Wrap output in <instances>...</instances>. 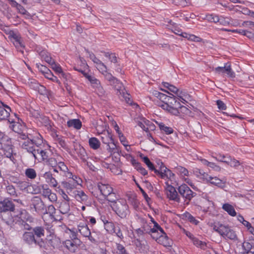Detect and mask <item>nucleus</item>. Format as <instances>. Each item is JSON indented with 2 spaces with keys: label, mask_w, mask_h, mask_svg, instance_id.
<instances>
[{
  "label": "nucleus",
  "mask_w": 254,
  "mask_h": 254,
  "mask_svg": "<svg viewBox=\"0 0 254 254\" xmlns=\"http://www.w3.org/2000/svg\"><path fill=\"white\" fill-rule=\"evenodd\" d=\"M240 34L247 36L251 40L252 39V37H253V36H254V33L247 30L242 31L240 32Z\"/></svg>",
  "instance_id": "69168bd1"
},
{
  "label": "nucleus",
  "mask_w": 254,
  "mask_h": 254,
  "mask_svg": "<svg viewBox=\"0 0 254 254\" xmlns=\"http://www.w3.org/2000/svg\"><path fill=\"white\" fill-rule=\"evenodd\" d=\"M7 109L3 107H0V119L5 120L9 116V112L11 111L10 108L7 106H5Z\"/></svg>",
  "instance_id": "4be33fe9"
},
{
  "label": "nucleus",
  "mask_w": 254,
  "mask_h": 254,
  "mask_svg": "<svg viewBox=\"0 0 254 254\" xmlns=\"http://www.w3.org/2000/svg\"><path fill=\"white\" fill-rule=\"evenodd\" d=\"M104 76L106 79L108 80L111 83H116L114 86V93L117 95L127 94L129 95V93L127 92L123 84L120 83L118 80L112 75V74L108 72L107 66H106L104 69H101L100 71Z\"/></svg>",
  "instance_id": "f257e3e1"
},
{
  "label": "nucleus",
  "mask_w": 254,
  "mask_h": 254,
  "mask_svg": "<svg viewBox=\"0 0 254 254\" xmlns=\"http://www.w3.org/2000/svg\"><path fill=\"white\" fill-rule=\"evenodd\" d=\"M89 143L90 146L94 149H97L100 147V142L95 137H92L89 139Z\"/></svg>",
  "instance_id": "c756f323"
},
{
  "label": "nucleus",
  "mask_w": 254,
  "mask_h": 254,
  "mask_svg": "<svg viewBox=\"0 0 254 254\" xmlns=\"http://www.w3.org/2000/svg\"><path fill=\"white\" fill-rule=\"evenodd\" d=\"M29 183L26 181H19L17 183L18 187L21 190L26 191Z\"/></svg>",
  "instance_id": "de8ad7c7"
},
{
  "label": "nucleus",
  "mask_w": 254,
  "mask_h": 254,
  "mask_svg": "<svg viewBox=\"0 0 254 254\" xmlns=\"http://www.w3.org/2000/svg\"><path fill=\"white\" fill-rule=\"evenodd\" d=\"M163 85L164 86L167 88L169 91L174 94H175L176 95L190 94V93L188 92L186 90L178 89L175 86L171 85L169 83H164Z\"/></svg>",
  "instance_id": "ddd939ff"
},
{
  "label": "nucleus",
  "mask_w": 254,
  "mask_h": 254,
  "mask_svg": "<svg viewBox=\"0 0 254 254\" xmlns=\"http://www.w3.org/2000/svg\"><path fill=\"white\" fill-rule=\"evenodd\" d=\"M36 87L38 89V92L41 95H45L47 94L46 88L44 86L36 84Z\"/></svg>",
  "instance_id": "13d9d810"
},
{
  "label": "nucleus",
  "mask_w": 254,
  "mask_h": 254,
  "mask_svg": "<svg viewBox=\"0 0 254 254\" xmlns=\"http://www.w3.org/2000/svg\"><path fill=\"white\" fill-rule=\"evenodd\" d=\"M42 67H43V68H44V69H45L46 70H47L48 72H46V75H45V76L47 78H49L51 80H52L53 81L56 80L57 81H58V80L57 79V77L54 76V75L51 73V72L50 71H49L48 69H47L45 66H44L43 65H42Z\"/></svg>",
  "instance_id": "680f3d73"
},
{
  "label": "nucleus",
  "mask_w": 254,
  "mask_h": 254,
  "mask_svg": "<svg viewBox=\"0 0 254 254\" xmlns=\"http://www.w3.org/2000/svg\"><path fill=\"white\" fill-rule=\"evenodd\" d=\"M107 144L108 147L107 149L109 150V152H115L116 150L117 149V146L116 144L114 143L113 140L112 141H110V143H107Z\"/></svg>",
  "instance_id": "864d4df0"
},
{
  "label": "nucleus",
  "mask_w": 254,
  "mask_h": 254,
  "mask_svg": "<svg viewBox=\"0 0 254 254\" xmlns=\"http://www.w3.org/2000/svg\"><path fill=\"white\" fill-rule=\"evenodd\" d=\"M52 69L55 70L56 72L59 73H63V71L61 67L60 66V65L56 64L55 62L53 64H51Z\"/></svg>",
  "instance_id": "bf43d9fd"
},
{
  "label": "nucleus",
  "mask_w": 254,
  "mask_h": 254,
  "mask_svg": "<svg viewBox=\"0 0 254 254\" xmlns=\"http://www.w3.org/2000/svg\"><path fill=\"white\" fill-rule=\"evenodd\" d=\"M193 245L199 247L201 249L205 250L207 247V244L205 242L199 241L198 239L195 238L192 241Z\"/></svg>",
  "instance_id": "f704fd0d"
},
{
  "label": "nucleus",
  "mask_w": 254,
  "mask_h": 254,
  "mask_svg": "<svg viewBox=\"0 0 254 254\" xmlns=\"http://www.w3.org/2000/svg\"><path fill=\"white\" fill-rule=\"evenodd\" d=\"M202 18L203 19H206L209 22H213L215 23L219 22V17L217 15L213 14L206 15L205 16Z\"/></svg>",
  "instance_id": "4c0bfd02"
},
{
  "label": "nucleus",
  "mask_w": 254,
  "mask_h": 254,
  "mask_svg": "<svg viewBox=\"0 0 254 254\" xmlns=\"http://www.w3.org/2000/svg\"><path fill=\"white\" fill-rule=\"evenodd\" d=\"M14 205L12 201L5 199L0 201V212H6V211H13Z\"/></svg>",
  "instance_id": "4468645a"
},
{
  "label": "nucleus",
  "mask_w": 254,
  "mask_h": 254,
  "mask_svg": "<svg viewBox=\"0 0 254 254\" xmlns=\"http://www.w3.org/2000/svg\"><path fill=\"white\" fill-rule=\"evenodd\" d=\"M81 244V242L79 239L66 240L64 242L65 247L71 253H75Z\"/></svg>",
  "instance_id": "9b49d317"
},
{
  "label": "nucleus",
  "mask_w": 254,
  "mask_h": 254,
  "mask_svg": "<svg viewBox=\"0 0 254 254\" xmlns=\"http://www.w3.org/2000/svg\"><path fill=\"white\" fill-rule=\"evenodd\" d=\"M58 167L61 171L67 173L66 174H65L66 177H68L69 178L71 177V176H72V174L68 171V169L67 167L63 162H59L58 164Z\"/></svg>",
  "instance_id": "72a5a7b5"
},
{
  "label": "nucleus",
  "mask_w": 254,
  "mask_h": 254,
  "mask_svg": "<svg viewBox=\"0 0 254 254\" xmlns=\"http://www.w3.org/2000/svg\"><path fill=\"white\" fill-rule=\"evenodd\" d=\"M242 12L245 15H247L251 17H254V12L250 10L247 8H243L242 10Z\"/></svg>",
  "instance_id": "0e129e2a"
},
{
  "label": "nucleus",
  "mask_w": 254,
  "mask_h": 254,
  "mask_svg": "<svg viewBox=\"0 0 254 254\" xmlns=\"http://www.w3.org/2000/svg\"><path fill=\"white\" fill-rule=\"evenodd\" d=\"M176 96H166L164 102L168 105L173 108L174 105L176 103Z\"/></svg>",
  "instance_id": "2f4dec72"
},
{
  "label": "nucleus",
  "mask_w": 254,
  "mask_h": 254,
  "mask_svg": "<svg viewBox=\"0 0 254 254\" xmlns=\"http://www.w3.org/2000/svg\"><path fill=\"white\" fill-rule=\"evenodd\" d=\"M33 156L36 159H41L43 161H46L49 157V152L41 149H36V151L34 152Z\"/></svg>",
  "instance_id": "6ab92c4d"
},
{
  "label": "nucleus",
  "mask_w": 254,
  "mask_h": 254,
  "mask_svg": "<svg viewBox=\"0 0 254 254\" xmlns=\"http://www.w3.org/2000/svg\"><path fill=\"white\" fill-rule=\"evenodd\" d=\"M105 56L106 57L109 58L111 63H113L114 64L117 63V62H118L117 58L115 54L106 53L105 55Z\"/></svg>",
  "instance_id": "603ef678"
},
{
  "label": "nucleus",
  "mask_w": 254,
  "mask_h": 254,
  "mask_svg": "<svg viewBox=\"0 0 254 254\" xmlns=\"http://www.w3.org/2000/svg\"><path fill=\"white\" fill-rule=\"evenodd\" d=\"M210 226L213 228L214 231L218 232L223 238L226 239V236L230 229L228 226L216 222L210 223Z\"/></svg>",
  "instance_id": "9d476101"
},
{
  "label": "nucleus",
  "mask_w": 254,
  "mask_h": 254,
  "mask_svg": "<svg viewBox=\"0 0 254 254\" xmlns=\"http://www.w3.org/2000/svg\"><path fill=\"white\" fill-rule=\"evenodd\" d=\"M133 162V164L134 165L136 169L142 175L145 176L147 174V171L145 169V168H143L139 163L138 162H135V161Z\"/></svg>",
  "instance_id": "37998d69"
},
{
  "label": "nucleus",
  "mask_w": 254,
  "mask_h": 254,
  "mask_svg": "<svg viewBox=\"0 0 254 254\" xmlns=\"http://www.w3.org/2000/svg\"><path fill=\"white\" fill-rule=\"evenodd\" d=\"M222 208L227 212L228 214L232 216H235L236 215V212L234 209V207L228 204V203H225L223 204L222 206Z\"/></svg>",
  "instance_id": "b1692460"
},
{
  "label": "nucleus",
  "mask_w": 254,
  "mask_h": 254,
  "mask_svg": "<svg viewBox=\"0 0 254 254\" xmlns=\"http://www.w3.org/2000/svg\"><path fill=\"white\" fill-rule=\"evenodd\" d=\"M78 231L84 237H87L91 234V232L86 225H78Z\"/></svg>",
  "instance_id": "5701e85b"
},
{
  "label": "nucleus",
  "mask_w": 254,
  "mask_h": 254,
  "mask_svg": "<svg viewBox=\"0 0 254 254\" xmlns=\"http://www.w3.org/2000/svg\"><path fill=\"white\" fill-rule=\"evenodd\" d=\"M139 219L140 222L143 223V225L141 227L143 229L142 231L145 233V234H149L151 235L153 239H157V236L156 235V233H159V229L157 227L160 226L158 224L152 219L151 221L154 224L153 227H152L150 224L146 223L143 218H139Z\"/></svg>",
  "instance_id": "20e7f679"
},
{
  "label": "nucleus",
  "mask_w": 254,
  "mask_h": 254,
  "mask_svg": "<svg viewBox=\"0 0 254 254\" xmlns=\"http://www.w3.org/2000/svg\"><path fill=\"white\" fill-rule=\"evenodd\" d=\"M47 164L52 167H56L57 164V161L55 158L53 157H49L48 159L46 161Z\"/></svg>",
  "instance_id": "6e6d98bb"
},
{
  "label": "nucleus",
  "mask_w": 254,
  "mask_h": 254,
  "mask_svg": "<svg viewBox=\"0 0 254 254\" xmlns=\"http://www.w3.org/2000/svg\"><path fill=\"white\" fill-rule=\"evenodd\" d=\"M182 100H184V99L181 97V96L177 97L176 103H175V104L174 105L173 108L176 109L178 108H180L182 111H186V110H188L187 108L183 106V105H181V104L180 103V101L183 102Z\"/></svg>",
  "instance_id": "58836bf2"
},
{
  "label": "nucleus",
  "mask_w": 254,
  "mask_h": 254,
  "mask_svg": "<svg viewBox=\"0 0 254 254\" xmlns=\"http://www.w3.org/2000/svg\"><path fill=\"white\" fill-rule=\"evenodd\" d=\"M221 24L226 26L230 24V19L228 17L221 16L219 17V22Z\"/></svg>",
  "instance_id": "4d7b16f0"
},
{
  "label": "nucleus",
  "mask_w": 254,
  "mask_h": 254,
  "mask_svg": "<svg viewBox=\"0 0 254 254\" xmlns=\"http://www.w3.org/2000/svg\"><path fill=\"white\" fill-rule=\"evenodd\" d=\"M213 70L218 74H226L229 77L234 78L235 77V74L232 70L229 63L225 64L224 66L217 67L214 68Z\"/></svg>",
  "instance_id": "6e6552de"
},
{
  "label": "nucleus",
  "mask_w": 254,
  "mask_h": 254,
  "mask_svg": "<svg viewBox=\"0 0 254 254\" xmlns=\"http://www.w3.org/2000/svg\"><path fill=\"white\" fill-rule=\"evenodd\" d=\"M242 247L245 252L253 250H254V242L253 241L251 242L245 241L243 243Z\"/></svg>",
  "instance_id": "a878e982"
},
{
  "label": "nucleus",
  "mask_w": 254,
  "mask_h": 254,
  "mask_svg": "<svg viewBox=\"0 0 254 254\" xmlns=\"http://www.w3.org/2000/svg\"><path fill=\"white\" fill-rule=\"evenodd\" d=\"M102 141L103 143L105 144H107V143H110V141H113V138L112 136L109 134L107 133L106 134L105 133H103V135L101 136Z\"/></svg>",
  "instance_id": "49530a36"
},
{
  "label": "nucleus",
  "mask_w": 254,
  "mask_h": 254,
  "mask_svg": "<svg viewBox=\"0 0 254 254\" xmlns=\"http://www.w3.org/2000/svg\"><path fill=\"white\" fill-rule=\"evenodd\" d=\"M18 138L21 147L33 155L34 152L36 150L35 148L36 143L34 141L29 138L27 135L22 133L19 134Z\"/></svg>",
  "instance_id": "f03ea898"
},
{
  "label": "nucleus",
  "mask_w": 254,
  "mask_h": 254,
  "mask_svg": "<svg viewBox=\"0 0 254 254\" xmlns=\"http://www.w3.org/2000/svg\"><path fill=\"white\" fill-rule=\"evenodd\" d=\"M237 238V236L235 233V232L232 230L231 229H229V232L228 235L226 236V239H229L230 240H236Z\"/></svg>",
  "instance_id": "052dcab7"
},
{
  "label": "nucleus",
  "mask_w": 254,
  "mask_h": 254,
  "mask_svg": "<svg viewBox=\"0 0 254 254\" xmlns=\"http://www.w3.org/2000/svg\"><path fill=\"white\" fill-rule=\"evenodd\" d=\"M23 240L25 243L28 245L36 244L37 240L33 232H25L23 235Z\"/></svg>",
  "instance_id": "aec40b11"
},
{
  "label": "nucleus",
  "mask_w": 254,
  "mask_h": 254,
  "mask_svg": "<svg viewBox=\"0 0 254 254\" xmlns=\"http://www.w3.org/2000/svg\"><path fill=\"white\" fill-rule=\"evenodd\" d=\"M8 122L10 123V127L15 132H17L19 134H20L19 132L21 131L20 128H19L20 127H21V125L18 123H16L13 121H10L9 120H8Z\"/></svg>",
  "instance_id": "c9c22d12"
},
{
  "label": "nucleus",
  "mask_w": 254,
  "mask_h": 254,
  "mask_svg": "<svg viewBox=\"0 0 254 254\" xmlns=\"http://www.w3.org/2000/svg\"><path fill=\"white\" fill-rule=\"evenodd\" d=\"M159 127L161 130L164 131L167 134H171L173 132L172 128L166 127L162 123L159 124Z\"/></svg>",
  "instance_id": "a18cd8bd"
},
{
  "label": "nucleus",
  "mask_w": 254,
  "mask_h": 254,
  "mask_svg": "<svg viewBox=\"0 0 254 254\" xmlns=\"http://www.w3.org/2000/svg\"><path fill=\"white\" fill-rule=\"evenodd\" d=\"M6 191L11 196L15 197L17 196L16 192L14 187L12 185L8 186L6 187Z\"/></svg>",
  "instance_id": "09e8293b"
},
{
  "label": "nucleus",
  "mask_w": 254,
  "mask_h": 254,
  "mask_svg": "<svg viewBox=\"0 0 254 254\" xmlns=\"http://www.w3.org/2000/svg\"><path fill=\"white\" fill-rule=\"evenodd\" d=\"M80 157L83 161H86V153L84 148H81L79 150Z\"/></svg>",
  "instance_id": "338daca9"
},
{
  "label": "nucleus",
  "mask_w": 254,
  "mask_h": 254,
  "mask_svg": "<svg viewBox=\"0 0 254 254\" xmlns=\"http://www.w3.org/2000/svg\"><path fill=\"white\" fill-rule=\"evenodd\" d=\"M186 218L191 223L194 224L195 225H197L198 223V221L195 219V218L192 216L189 213H186L185 214Z\"/></svg>",
  "instance_id": "3c124183"
},
{
  "label": "nucleus",
  "mask_w": 254,
  "mask_h": 254,
  "mask_svg": "<svg viewBox=\"0 0 254 254\" xmlns=\"http://www.w3.org/2000/svg\"><path fill=\"white\" fill-rule=\"evenodd\" d=\"M33 232L37 238H41L44 236L45 230L41 226H37L33 229Z\"/></svg>",
  "instance_id": "bb28decb"
},
{
  "label": "nucleus",
  "mask_w": 254,
  "mask_h": 254,
  "mask_svg": "<svg viewBox=\"0 0 254 254\" xmlns=\"http://www.w3.org/2000/svg\"><path fill=\"white\" fill-rule=\"evenodd\" d=\"M25 173L26 176L30 179H34L37 176L35 170L32 168L27 169L25 170Z\"/></svg>",
  "instance_id": "7c9ffc66"
},
{
  "label": "nucleus",
  "mask_w": 254,
  "mask_h": 254,
  "mask_svg": "<svg viewBox=\"0 0 254 254\" xmlns=\"http://www.w3.org/2000/svg\"><path fill=\"white\" fill-rule=\"evenodd\" d=\"M85 76L86 78L88 79V80L90 81L93 87L95 88V92L96 94L99 95L104 94L105 93V90L101 85L99 80L93 76L88 75L87 74H85Z\"/></svg>",
  "instance_id": "423d86ee"
},
{
  "label": "nucleus",
  "mask_w": 254,
  "mask_h": 254,
  "mask_svg": "<svg viewBox=\"0 0 254 254\" xmlns=\"http://www.w3.org/2000/svg\"><path fill=\"white\" fill-rule=\"evenodd\" d=\"M104 223L105 225V228L108 232L110 233L116 232V228H115L113 222L106 221Z\"/></svg>",
  "instance_id": "473e14b6"
},
{
  "label": "nucleus",
  "mask_w": 254,
  "mask_h": 254,
  "mask_svg": "<svg viewBox=\"0 0 254 254\" xmlns=\"http://www.w3.org/2000/svg\"><path fill=\"white\" fill-rule=\"evenodd\" d=\"M59 208L60 212L63 214L67 213L70 210L68 203L65 201L61 202Z\"/></svg>",
  "instance_id": "cd10ccee"
},
{
  "label": "nucleus",
  "mask_w": 254,
  "mask_h": 254,
  "mask_svg": "<svg viewBox=\"0 0 254 254\" xmlns=\"http://www.w3.org/2000/svg\"><path fill=\"white\" fill-rule=\"evenodd\" d=\"M75 198L81 203L86 205L87 208L89 209L91 202L88 196L82 190H75L74 191Z\"/></svg>",
  "instance_id": "1a4fd4ad"
},
{
  "label": "nucleus",
  "mask_w": 254,
  "mask_h": 254,
  "mask_svg": "<svg viewBox=\"0 0 254 254\" xmlns=\"http://www.w3.org/2000/svg\"><path fill=\"white\" fill-rule=\"evenodd\" d=\"M116 254H127L125 248L121 244H117Z\"/></svg>",
  "instance_id": "5fc2aeb1"
},
{
  "label": "nucleus",
  "mask_w": 254,
  "mask_h": 254,
  "mask_svg": "<svg viewBox=\"0 0 254 254\" xmlns=\"http://www.w3.org/2000/svg\"><path fill=\"white\" fill-rule=\"evenodd\" d=\"M168 169L165 167L163 163L162 162H160V166L159 167V169H157L158 172L155 173L157 175H159L161 176V178H164L165 177V174H167V170Z\"/></svg>",
  "instance_id": "c85d7f7f"
},
{
  "label": "nucleus",
  "mask_w": 254,
  "mask_h": 254,
  "mask_svg": "<svg viewBox=\"0 0 254 254\" xmlns=\"http://www.w3.org/2000/svg\"><path fill=\"white\" fill-rule=\"evenodd\" d=\"M92 61L96 64V67L97 69L100 71L101 69H104L105 67L106 66L103 63H102L97 58H95Z\"/></svg>",
  "instance_id": "ea45409f"
},
{
  "label": "nucleus",
  "mask_w": 254,
  "mask_h": 254,
  "mask_svg": "<svg viewBox=\"0 0 254 254\" xmlns=\"http://www.w3.org/2000/svg\"><path fill=\"white\" fill-rule=\"evenodd\" d=\"M111 206L121 218H126L129 213L128 205L125 201L118 200L116 203L112 204Z\"/></svg>",
  "instance_id": "7ed1b4c3"
},
{
  "label": "nucleus",
  "mask_w": 254,
  "mask_h": 254,
  "mask_svg": "<svg viewBox=\"0 0 254 254\" xmlns=\"http://www.w3.org/2000/svg\"><path fill=\"white\" fill-rule=\"evenodd\" d=\"M143 161L146 164L150 170L154 171L155 173L158 172L157 169L154 167V165L150 162L147 157H144L143 158Z\"/></svg>",
  "instance_id": "79ce46f5"
},
{
  "label": "nucleus",
  "mask_w": 254,
  "mask_h": 254,
  "mask_svg": "<svg viewBox=\"0 0 254 254\" xmlns=\"http://www.w3.org/2000/svg\"><path fill=\"white\" fill-rule=\"evenodd\" d=\"M2 220L7 224L10 225L13 222V217L11 215L8 213L7 214L3 213L1 215Z\"/></svg>",
  "instance_id": "e433bc0d"
},
{
  "label": "nucleus",
  "mask_w": 254,
  "mask_h": 254,
  "mask_svg": "<svg viewBox=\"0 0 254 254\" xmlns=\"http://www.w3.org/2000/svg\"><path fill=\"white\" fill-rule=\"evenodd\" d=\"M159 229V233H156V235L157 236V238L155 239L158 243H160L161 244L166 246L168 244V237L167 236L166 234L164 232L163 230L161 228L160 226H158L157 227Z\"/></svg>",
  "instance_id": "2eb2a0df"
},
{
  "label": "nucleus",
  "mask_w": 254,
  "mask_h": 254,
  "mask_svg": "<svg viewBox=\"0 0 254 254\" xmlns=\"http://www.w3.org/2000/svg\"><path fill=\"white\" fill-rule=\"evenodd\" d=\"M47 240L48 244L54 248L57 247L60 243V240L54 236H50Z\"/></svg>",
  "instance_id": "393cba45"
},
{
  "label": "nucleus",
  "mask_w": 254,
  "mask_h": 254,
  "mask_svg": "<svg viewBox=\"0 0 254 254\" xmlns=\"http://www.w3.org/2000/svg\"><path fill=\"white\" fill-rule=\"evenodd\" d=\"M206 180L210 184L214 185L221 189H224L225 188V182L223 181L216 177H212L211 176H208L206 178Z\"/></svg>",
  "instance_id": "a211bd4d"
},
{
  "label": "nucleus",
  "mask_w": 254,
  "mask_h": 254,
  "mask_svg": "<svg viewBox=\"0 0 254 254\" xmlns=\"http://www.w3.org/2000/svg\"><path fill=\"white\" fill-rule=\"evenodd\" d=\"M105 198H107V200L113 203V204L117 202V201H116L117 200L116 195L115 193L113 192V191L109 194L108 196H106Z\"/></svg>",
  "instance_id": "8fccbe9b"
},
{
  "label": "nucleus",
  "mask_w": 254,
  "mask_h": 254,
  "mask_svg": "<svg viewBox=\"0 0 254 254\" xmlns=\"http://www.w3.org/2000/svg\"><path fill=\"white\" fill-rule=\"evenodd\" d=\"M2 150L3 151V155L5 157L9 158L13 163L15 162L16 159L15 156H16V154L13 153V149L11 146L4 145L2 147Z\"/></svg>",
  "instance_id": "dca6fc26"
},
{
  "label": "nucleus",
  "mask_w": 254,
  "mask_h": 254,
  "mask_svg": "<svg viewBox=\"0 0 254 254\" xmlns=\"http://www.w3.org/2000/svg\"><path fill=\"white\" fill-rule=\"evenodd\" d=\"M230 161H220L227 164V165L230 166L232 167H237V166L240 165L241 164L239 161L235 159L230 158Z\"/></svg>",
  "instance_id": "a19ab883"
},
{
  "label": "nucleus",
  "mask_w": 254,
  "mask_h": 254,
  "mask_svg": "<svg viewBox=\"0 0 254 254\" xmlns=\"http://www.w3.org/2000/svg\"><path fill=\"white\" fill-rule=\"evenodd\" d=\"M67 125L68 127H73L76 129H80L82 126V123L78 119H72L69 120L67 122Z\"/></svg>",
  "instance_id": "412c9836"
},
{
  "label": "nucleus",
  "mask_w": 254,
  "mask_h": 254,
  "mask_svg": "<svg viewBox=\"0 0 254 254\" xmlns=\"http://www.w3.org/2000/svg\"><path fill=\"white\" fill-rule=\"evenodd\" d=\"M31 201L32 205L34 206V208L36 212L40 214H48L46 208L43 202L40 197L38 196H35L32 198Z\"/></svg>",
  "instance_id": "0eeeda50"
},
{
  "label": "nucleus",
  "mask_w": 254,
  "mask_h": 254,
  "mask_svg": "<svg viewBox=\"0 0 254 254\" xmlns=\"http://www.w3.org/2000/svg\"><path fill=\"white\" fill-rule=\"evenodd\" d=\"M122 101H125L127 104L130 105H134L136 107L138 106V105L136 103H133L132 99L127 96H122V99H121Z\"/></svg>",
  "instance_id": "e2e57ef3"
},
{
  "label": "nucleus",
  "mask_w": 254,
  "mask_h": 254,
  "mask_svg": "<svg viewBox=\"0 0 254 254\" xmlns=\"http://www.w3.org/2000/svg\"><path fill=\"white\" fill-rule=\"evenodd\" d=\"M25 191L28 193L36 194L40 192V189L38 187L34 188V186L29 184Z\"/></svg>",
  "instance_id": "c03bdc74"
},
{
  "label": "nucleus",
  "mask_w": 254,
  "mask_h": 254,
  "mask_svg": "<svg viewBox=\"0 0 254 254\" xmlns=\"http://www.w3.org/2000/svg\"><path fill=\"white\" fill-rule=\"evenodd\" d=\"M97 187L101 194L104 197L108 196L113 191V188L108 184L99 183Z\"/></svg>",
  "instance_id": "f3484780"
},
{
  "label": "nucleus",
  "mask_w": 254,
  "mask_h": 254,
  "mask_svg": "<svg viewBox=\"0 0 254 254\" xmlns=\"http://www.w3.org/2000/svg\"><path fill=\"white\" fill-rule=\"evenodd\" d=\"M188 40L198 42H200L202 41L201 38L192 34H190V35L189 36Z\"/></svg>",
  "instance_id": "774afa93"
},
{
  "label": "nucleus",
  "mask_w": 254,
  "mask_h": 254,
  "mask_svg": "<svg viewBox=\"0 0 254 254\" xmlns=\"http://www.w3.org/2000/svg\"><path fill=\"white\" fill-rule=\"evenodd\" d=\"M166 189V195L167 197L170 200H174L177 202H180V198L175 188L171 185L168 184Z\"/></svg>",
  "instance_id": "f8f14e48"
},
{
  "label": "nucleus",
  "mask_w": 254,
  "mask_h": 254,
  "mask_svg": "<svg viewBox=\"0 0 254 254\" xmlns=\"http://www.w3.org/2000/svg\"><path fill=\"white\" fill-rule=\"evenodd\" d=\"M180 195L188 200L187 204H189V201L194 197L195 193L193 192L190 188L186 184H183L179 186L178 189Z\"/></svg>",
  "instance_id": "39448f33"
}]
</instances>
